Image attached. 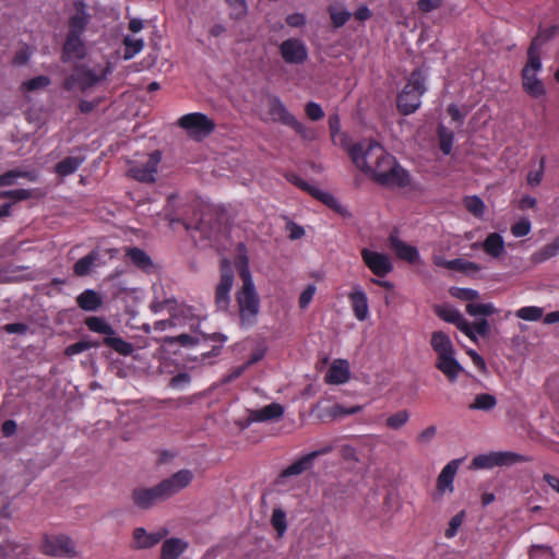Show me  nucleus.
<instances>
[{
    "label": "nucleus",
    "mask_w": 559,
    "mask_h": 559,
    "mask_svg": "<svg viewBox=\"0 0 559 559\" xmlns=\"http://www.w3.org/2000/svg\"><path fill=\"white\" fill-rule=\"evenodd\" d=\"M4 199H12L13 201H24L32 197V192L28 189H15V190H5Z\"/></svg>",
    "instance_id": "60"
},
{
    "label": "nucleus",
    "mask_w": 559,
    "mask_h": 559,
    "mask_svg": "<svg viewBox=\"0 0 559 559\" xmlns=\"http://www.w3.org/2000/svg\"><path fill=\"white\" fill-rule=\"evenodd\" d=\"M328 12L335 28L344 26L352 16L350 12L346 9H338L334 5H330Z\"/></svg>",
    "instance_id": "44"
},
{
    "label": "nucleus",
    "mask_w": 559,
    "mask_h": 559,
    "mask_svg": "<svg viewBox=\"0 0 559 559\" xmlns=\"http://www.w3.org/2000/svg\"><path fill=\"white\" fill-rule=\"evenodd\" d=\"M288 127L292 128L296 133H298L305 140L311 141L316 138L314 131L312 129L304 126L296 118H295V122L289 123Z\"/></svg>",
    "instance_id": "56"
},
{
    "label": "nucleus",
    "mask_w": 559,
    "mask_h": 559,
    "mask_svg": "<svg viewBox=\"0 0 559 559\" xmlns=\"http://www.w3.org/2000/svg\"><path fill=\"white\" fill-rule=\"evenodd\" d=\"M443 0H418L417 8L421 13H429L441 8Z\"/></svg>",
    "instance_id": "62"
},
{
    "label": "nucleus",
    "mask_w": 559,
    "mask_h": 559,
    "mask_svg": "<svg viewBox=\"0 0 559 559\" xmlns=\"http://www.w3.org/2000/svg\"><path fill=\"white\" fill-rule=\"evenodd\" d=\"M545 165H546V157L542 156L539 159L538 169L531 170L527 174L526 180L531 187H537L540 185V182L543 180L544 171H545Z\"/></svg>",
    "instance_id": "54"
},
{
    "label": "nucleus",
    "mask_w": 559,
    "mask_h": 559,
    "mask_svg": "<svg viewBox=\"0 0 559 559\" xmlns=\"http://www.w3.org/2000/svg\"><path fill=\"white\" fill-rule=\"evenodd\" d=\"M284 414V407L278 403H271L261 409H255L250 413V418L253 421H267L277 419Z\"/></svg>",
    "instance_id": "32"
},
{
    "label": "nucleus",
    "mask_w": 559,
    "mask_h": 559,
    "mask_svg": "<svg viewBox=\"0 0 559 559\" xmlns=\"http://www.w3.org/2000/svg\"><path fill=\"white\" fill-rule=\"evenodd\" d=\"M328 450H321V451H312L306 455H302L298 460H296L294 463L288 465L286 468H284L281 474L280 478H287L290 476H297L306 471L310 469L313 465V461L321 454L326 453Z\"/></svg>",
    "instance_id": "16"
},
{
    "label": "nucleus",
    "mask_w": 559,
    "mask_h": 559,
    "mask_svg": "<svg viewBox=\"0 0 559 559\" xmlns=\"http://www.w3.org/2000/svg\"><path fill=\"white\" fill-rule=\"evenodd\" d=\"M481 248L488 255L498 259L504 253V240L500 234L491 233L483 241Z\"/></svg>",
    "instance_id": "29"
},
{
    "label": "nucleus",
    "mask_w": 559,
    "mask_h": 559,
    "mask_svg": "<svg viewBox=\"0 0 559 559\" xmlns=\"http://www.w3.org/2000/svg\"><path fill=\"white\" fill-rule=\"evenodd\" d=\"M426 78L421 69L412 71L407 83L399 93L396 107L400 114L408 116L414 114L421 105V96L426 93Z\"/></svg>",
    "instance_id": "3"
},
{
    "label": "nucleus",
    "mask_w": 559,
    "mask_h": 559,
    "mask_svg": "<svg viewBox=\"0 0 559 559\" xmlns=\"http://www.w3.org/2000/svg\"><path fill=\"white\" fill-rule=\"evenodd\" d=\"M234 269L228 259L221 261V278L215 288V306L221 311H227L230 305V290L234 285Z\"/></svg>",
    "instance_id": "5"
},
{
    "label": "nucleus",
    "mask_w": 559,
    "mask_h": 559,
    "mask_svg": "<svg viewBox=\"0 0 559 559\" xmlns=\"http://www.w3.org/2000/svg\"><path fill=\"white\" fill-rule=\"evenodd\" d=\"M409 420V413L406 409L399 411L390 415L385 419V426L393 430H399L405 426Z\"/></svg>",
    "instance_id": "46"
},
{
    "label": "nucleus",
    "mask_w": 559,
    "mask_h": 559,
    "mask_svg": "<svg viewBox=\"0 0 559 559\" xmlns=\"http://www.w3.org/2000/svg\"><path fill=\"white\" fill-rule=\"evenodd\" d=\"M100 345H106L107 347L111 348L112 350L122 356L131 355L134 349L131 343L124 341L120 336H117L116 333L107 337H104L103 341L100 342Z\"/></svg>",
    "instance_id": "34"
},
{
    "label": "nucleus",
    "mask_w": 559,
    "mask_h": 559,
    "mask_svg": "<svg viewBox=\"0 0 559 559\" xmlns=\"http://www.w3.org/2000/svg\"><path fill=\"white\" fill-rule=\"evenodd\" d=\"M86 56V47L82 37L67 35L62 46L61 60L70 62L72 60H81Z\"/></svg>",
    "instance_id": "15"
},
{
    "label": "nucleus",
    "mask_w": 559,
    "mask_h": 559,
    "mask_svg": "<svg viewBox=\"0 0 559 559\" xmlns=\"http://www.w3.org/2000/svg\"><path fill=\"white\" fill-rule=\"evenodd\" d=\"M188 548V543L181 538L171 537L164 540L160 559H178Z\"/></svg>",
    "instance_id": "25"
},
{
    "label": "nucleus",
    "mask_w": 559,
    "mask_h": 559,
    "mask_svg": "<svg viewBox=\"0 0 559 559\" xmlns=\"http://www.w3.org/2000/svg\"><path fill=\"white\" fill-rule=\"evenodd\" d=\"M281 57L288 64H302L308 59V48L299 38H288L278 47Z\"/></svg>",
    "instance_id": "12"
},
{
    "label": "nucleus",
    "mask_w": 559,
    "mask_h": 559,
    "mask_svg": "<svg viewBox=\"0 0 559 559\" xmlns=\"http://www.w3.org/2000/svg\"><path fill=\"white\" fill-rule=\"evenodd\" d=\"M436 367L447 377L450 382H454L459 373L463 370L460 362L454 358V354L437 357Z\"/></svg>",
    "instance_id": "22"
},
{
    "label": "nucleus",
    "mask_w": 559,
    "mask_h": 559,
    "mask_svg": "<svg viewBox=\"0 0 559 559\" xmlns=\"http://www.w3.org/2000/svg\"><path fill=\"white\" fill-rule=\"evenodd\" d=\"M349 376L348 362L344 359H337L328 369L324 380L329 384H343L349 380Z\"/></svg>",
    "instance_id": "21"
},
{
    "label": "nucleus",
    "mask_w": 559,
    "mask_h": 559,
    "mask_svg": "<svg viewBox=\"0 0 559 559\" xmlns=\"http://www.w3.org/2000/svg\"><path fill=\"white\" fill-rule=\"evenodd\" d=\"M459 460H453L449 462L440 472L437 479V489L439 492H444L449 490L453 491V480L459 468Z\"/></svg>",
    "instance_id": "23"
},
{
    "label": "nucleus",
    "mask_w": 559,
    "mask_h": 559,
    "mask_svg": "<svg viewBox=\"0 0 559 559\" xmlns=\"http://www.w3.org/2000/svg\"><path fill=\"white\" fill-rule=\"evenodd\" d=\"M353 164L372 181L388 188H406L411 175L396 158L373 140H361L347 150Z\"/></svg>",
    "instance_id": "1"
},
{
    "label": "nucleus",
    "mask_w": 559,
    "mask_h": 559,
    "mask_svg": "<svg viewBox=\"0 0 559 559\" xmlns=\"http://www.w3.org/2000/svg\"><path fill=\"white\" fill-rule=\"evenodd\" d=\"M99 346H100V341L81 340L76 343H73V344L67 346L64 349V355L71 357V356L81 354L87 349L97 348Z\"/></svg>",
    "instance_id": "42"
},
{
    "label": "nucleus",
    "mask_w": 559,
    "mask_h": 559,
    "mask_svg": "<svg viewBox=\"0 0 559 559\" xmlns=\"http://www.w3.org/2000/svg\"><path fill=\"white\" fill-rule=\"evenodd\" d=\"M109 73L110 68L108 66L91 68L87 64H76L73 68V72L64 79L62 87L67 92L78 88L80 92L85 93L106 81Z\"/></svg>",
    "instance_id": "4"
},
{
    "label": "nucleus",
    "mask_w": 559,
    "mask_h": 559,
    "mask_svg": "<svg viewBox=\"0 0 559 559\" xmlns=\"http://www.w3.org/2000/svg\"><path fill=\"white\" fill-rule=\"evenodd\" d=\"M440 151L444 155H450L454 143V132L443 124H439L437 129Z\"/></svg>",
    "instance_id": "37"
},
{
    "label": "nucleus",
    "mask_w": 559,
    "mask_h": 559,
    "mask_svg": "<svg viewBox=\"0 0 559 559\" xmlns=\"http://www.w3.org/2000/svg\"><path fill=\"white\" fill-rule=\"evenodd\" d=\"M523 88L532 97L538 98L545 95V87L543 82L536 76V73L531 72V69L522 70Z\"/></svg>",
    "instance_id": "24"
},
{
    "label": "nucleus",
    "mask_w": 559,
    "mask_h": 559,
    "mask_svg": "<svg viewBox=\"0 0 559 559\" xmlns=\"http://www.w3.org/2000/svg\"><path fill=\"white\" fill-rule=\"evenodd\" d=\"M124 50H123V59L130 60L135 55H138L144 47L143 39L133 38L131 36H126L123 39Z\"/></svg>",
    "instance_id": "41"
},
{
    "label": "nucleus",
    "mask_w": 559,
    "mask_h": 559,
    "mask_svg": "<svg viewBox=\"0 0 559 559\" xmlns=\"http://www.w3.org/2000/svg\"><path fill=\"white\" fill-rule=\"evenodd\" d=\"M78 306L84 311H96L103 305L100 295L93 289H85L76 297Z\"/></svg>",
    "instance_id": "30"
},
{
    "label": "nucleus",
    "mask_w": 559,
    "mask_h": 559,
    "mask_svg": "<svg viewBox=\"0 0 559 559\" xmlns=\"http://www.w3.org/2000/svg\"><path fill=\"white\" fill-rule=\"evenodd\" d=\"M316 292H317V287L313 284H309L304 289V292L300 294L299 300H298L300 309H306L310 305Z\"/></svg>",
    "instance_id": "58"
},
{
    "label": "nucleus",
    "mask_w": 559,
    "mask_h": 559,
    "mask_svg": "<svg viewBox=\"0 0 559 559\" xmlns=\"http://www.w3.org/2000/svg\"><path fill=\"white\" fill-rule=\"evenodd\" d=\"M269 112L275 121H280L287 127L289 123L295 122L296 117L289 112L283 102L276 96L270 98Z\"/></svg>",
    "instance_id": "26"
},
{
    "label": "nucleus",
    "mask_w": 559,
    "mask_h": 559,
    "mask_svg": "<svg viewBox=\"0 0 559 559\" xmlns=\"http://www.w3.org/2000/svg\"><path fill=\"white\" fill-rule=\"evenodd\" d=\"M287 180L293 183L294 186L298 187L299 189L306 191L307 193H309L311 195V191L313 189H317V187L308 183L306 180H304L301 177H299L298 175L296 174H288L286 176Z\"/></svg>",
    "instance_id": "59"
},
{
    "label": "nucleus",
    "mask_w": 559,
    "mask_h": 559,
    "mask_svg": "<svg viewBox=\"0 0 559 559\" xmlns=\"http://www.w3.org/2000/svg\"><path fill=\"white\" fill-rule=\"evenodd\" d=\"M436 313L441 320L452 324H455L463 317V314L453 307H438Z\"/></svg>",
    "instance_id": "49"
},
{
    "label": "nucleus",
    "mask_w": 559,
    "mask_h": 559,
    "mask_svg": "<svg viewBox=\"0 0 559 559\" xmlns=\"http://www.w3.org/2000/svg\"><path fill=\"white\" fill-rule=\"evenodd\" d=\"M178 126L185 129L193 138H204L215 130V122L205 114L191 112L183 115L178 120Z\"/></svg>",
    "instance_id": "6"
},
{
    "label": "nucleus",
    "mask_w": 559,
    "mask_h": 559,
    "mask_svg": "<svg viewBox=\"0 0 559 559\" xmlns=\"http://www.w3.org/2000/svg\"><path fill=\"white\" fill-rule=\"evenodd\" d=\"M525 461V456L514 452H490L487 454L476 455L472 461V467L476 469H484L496 466H510Z\"/></svg>",
    "instance_id": "7"
},
{
    "label": "nucleus",
    "mask_w": 559,
    "mask_h": 559,
    "mask_svg": "<svg viewBox=\"0 0 559 559\" xmlns=\"http://www.w3.org/2000/svg\"><path fill=\"white\" fill-rule=\"evenodd\" d=\"M170 318L165 321L157 322V325H160L162 329L168 326H185L188 325L191 331H195V329L200 324V318L195 312L194 307L188 305H176L170 309Z\"/></svg>",
    "instance_id": "8"
},
{
    "label": "nucleus",
    "mask_w": 559,
    "mask_h": 559,
    "mask_svg": "<svg viewBox=\"0 0 559 559\" xmlns=\"http://www.w3.org/2000/svg\"><path fill=\"white\" fill-rule=\"evenodd\" d=\"M348 299L355 318L358 321H365L369 316V306L366 293L359 286H356L349 293Z\"/></svg>",
    "instance_id": "19"
},
{
    "label": "nucleus",
    "mask_w": 559,
    "mask_h": 559,
    "mask_svg": "<svg viewBox=\"0 0 559 559\" xmlns=\"http://www.w3.org/2000/svg\"><path fill=\"white\" fill-rule=\"evenodd\" d=\"M51 83L50 79L46 75H38L22 83V88L27 92H33L47 87Z\"/></svg>",
    "instance_id": "50"
},
{
    "label": "nucleus",
    "mask_w": 559,
    "mask_h": 559,
    "mask_svg": "<svg viewBox=\"0 0 559 559\" xmlns=\"http://www.w3.org/2000/svg\"><path fill=\"white\" fill-rule=\"evenodd\" d=\"M543 308L536 306H525L516 311V317L525 321H537L543 318Z\"/></svg>",
    "instance_id": "48"
},
{
    "label": "nucleus",
    "mask_w": 559,
    "mask_h": 559,
    "mask_svg": "<svg viewBox=\"0 0 559 559\" xmlns=\"http://www.w3.org/2000/svg\"><path fill=\"white\" fill-rule=\"evenodd\" d=\"M311 197H313L316 200L322 202L324 205L333 210L334 212L346 216L348 213L346 209L337 201L334 195H332L329 192L322 191L319 188L313 189L311 191Z\"/></svg>",
    "instance_id": "35"
},
{
    "label": "nucleus",
    "mask_w": 559,
    "mask_h": 559,
    "mask_svg": "<svg viewBox=\"0 0 559 559\" xmlns=\"http://www.w3.org/2000/svg\"><path fill=\"white\" fill-rule=\"evenodd\" d=\"M462 333H464L471 341L476 342L477 337L474 333L473 324L469 323L464 317L454 324Z\"/></svg>",
    "instance_id": "61"
},
{
    "label": "nucleus",
    "mask_w": 559,
    "mask_h": 559,
    "mask_svg": "<svg viewBox=\"0 0 559 559\" xmlns=\"http://www.w3.org/2000/svg\"><path fill=\"white\" fill-rule=\"evenodd\" d=\"M361 259L377 277H384L393 271V264L384 253L365 248L361 250Z\"/></svg>",
    "instance_id": "13"
},
{
    "label": "nucleus",
    "mask_w": 559,
    "mask_h": 559,
    "mask_svg": "<svg viewBox=\"0 0 559 559\" xmlns=\"http://www.w3.org/2000/svg\"><path fill=\"white\" fill-rule=\"evenodd\" d=\"M17 178H26L31 181H34L36 179V176L31 171L11 169L0 175V187L13 186L16 182Z\"/></svg>",
    "instance_id": "39"
},
{
    "label": "nucleus",
    "mask_w": 559,
    "mask_h": 559,
    "mask_svg": "<svg viewBox=\"0 0 559 559\" xmlns=\"http://www.w3.org/2000/svg\"><path fill=\"white\" fill-rule=\"evenodd\" d=\"M430 345L437 357L454 354L453 344L450 337L442 331H436L431 334Z\"/></svg>",
    "instance_id": "31"
},
{
    "label": "nucleus",
    "mask_w": 559,
    "mask_h": 559,
    "mask_svg": "<svg viewBox=\"0 0 559 559\" xmlns=\"http://www.w3.org/2000/svg\"><path fill=\"white\" fill-rule=\"evenodd\" d=\"M306 116L312 121H319L324 117L322 107L316 102H309L305 106Z\"/></svg>",
    "instance_id": "55"
},
{
    "label": "nucleus",
    "mask_w": 559,
    "mask_h": 559,
    "mask_svg": "<svg viewBox=\"0 0 559 559\" xmlns=\"http://www.w3.org/2000/svg\"><path fill=\"white\" fill-rule=\"evenodd\" d=\"M191 378L189 373L179 372L171 378L169 385L174 389H181L183 385L188 384Z\"/></svg>",
    "instance_id": "64"
},
{
    "label": "nucleus",
    "mask_w": 559,
    "mask_h": 559,
    "mask_svg": "<svg viewBox=\"0 0 559 559\" xmlns=\"http://www.w3.org/2000/svg\"><path fill=\"white\" fill-rule=\"evenodd\" d=\"M271 524L277 533L278 537H282L287 530L286 513L284 510L276 508L272 512Z\"/></svg>",
    "instance_id": "45"
},
{
    "label": "nucleus",
    "mask_w": 559,
    "mask_h": 559,
    "mask_svg": "<svg viewBox=\"0 0 559 559\" xmlns=\"http://www.w3.org/2000/svg\"><path fill=\"white\" fill-rule=\"evenodd\" d=\"M126 255L133 265L144 272H150L153 267V262L150 255L138 247L127 249Z\"/></svg>",
    "instance_id": "33"
},
{
    "label": "nucleus",
    "mask_w": 559,
    "mask_h": 559,
    "mask_svg": "<svg viewBox=\"0 0 559 559\" xmlns=\"http://www.w3.org/2000/svg\"><path fill=\"white\" fill-rule=\"evenodd\" d=\"M465 209L475 217L481 218L485 213V203L477 195H469L464 199Z\"/></svg>",
    "instance_id": "43"
},
{
    "label": "nucleus",
    "mask_w": 559,
    "mask_h": 559,
    "mask_svg": "<svg viewBox=\"0 0 559 559\" xmlns=\"http://www.w3.org/2000/svg\"><path fill=\"white\" fill-rule=\"evenodd\" d=\"M497 406V399L489 393L476 394L474 401L468 405L471 411L490 412Z\"/></svg>",
    "instance_id": "38"
},
{
    "label": "nucleus",
    "mask_w": 559,
    "mask_h": 559,
    "mask_svg": "<svg viewBox=\"0 0 559 559\" xmlns=\"http://www.w3.org/2000/svg\"><path fill=\"white\" fill-rule=\"evenodd\" d=\"M84 324L91 332L102 334L104 337L115 334V329L100 317H87Z\"/></svg>",
    "instance_id": "36"
},
{
    "label": "nucleus",
    "mask_w": 559,
    "mask_h": 559,
    "mask_svg": "<svg viewBox=\"0 0 559 559\" xmlns=\"http://www.w3.org/2000/svg\"><path fill=\"white\" fill-rule=\"evenodd\" d=\"M444 265L448 270L459 272H474L479 270V266L476 263L460 258L450 260L449 262H445Z\"/></svg>",
    "instance_id": "47"
},
{
    "label": "nucleus",
    "mask_w": 559,
    "mask_h": 559,
    "mask_svg": "<svg viewBox=\"0 0 559 559\" xmlns=\"http://www.w3.org/2000/svg\"><path fill=\"white\" fill-rule=\"evenodd\" d=\"M465 519V511L462 510L457 512L454 516L451 518L449 522V526L444 532V536L449 539L453 538L456 534L461 525L463 524Z\"/></svg>",
    "instance_id": "53"
},
{
    "label": "nucleus",
    "mask_w": 559,
    "mask_h": 559,
    "mask_svg": "<svg viewBox=\"0 0 559 559\" xmlns=\"http://www.w3.org/2000/svg\"><path fill=\"white\" fill-rule=\"evenodd\" d=\"M193 480V473L189 469H180L168 478L162 480L158 485L165 500L187 488Z\"/></svg>",
    "instance_id": "11"
},
{
    "label": "nucleus",
    "mask_w": 559,
    "mask_h": 559,
    "mask_svg": "<svg viewBox=\"0 0 559 559\" xmlns=\"http://www.w3.org/2000/svg\"><path fill=\"white\" fill-rule=\"evenodd\" d=\"M134 504L143 510H147L158 502L165 501L158 485L150 488H135L132 492Z\"/></svg>",
    "instance_id": "14"
},
{
    "label": "nucleus",
    "mask_w": 559,
    "mask_h": 559,
    "mask_svg": "<svg viewBox=\"0 0 559 559\" xmlns=\"http://www.w3.org/2000/svg\"><path fill=\"white\" fill-rule=\"evenodd\" d=\"M100 258V252L98 249L92 250L85 257L79 259L73 265V273L76 276L83 277L91 273L92 269L96 265L97 261Z\"/></svg>",
    "instance_id": "28"
},
{
    "label": "nucleus",
    "mask_w": 559,
    "mask_h": 559,
    "mask_svg": "<svg viewBox=\"0 0 559 559\" xmlns=\"http://www.w3.org/2000/svg\"><path fill=\"white\" fill-rule=\"evenodd\" d=\"M389 240L391 249L395 252L399 259L412 264L419 259L417 248L401 240L396 234H391Z\"/></svg>",
    "instance_id": "20"
},
{
    "label": "nucleus",
    "mask_w": 559,
    "mask_h": 559,
    "mask_svg": "<svg viewBox=\"0 0 559 559\" xmlns=\"http://www.w3.org/2000/svg\"><path fill=\"white\" fill-rule=\"evenodd\" d=\"M229 9V17L234 21L242 20L248 13L247 0H225Z\"/></svg>",
    "instance_id": "40"
},
{
    "label": "nucleus",
    "mask_w": 559,
    "mask_h": 559,
    "mask_svg": "<svg viewBox=\"0 0 559 559\" xmlns=\"http://www.w3.org/2000/svg\"><path fill=\"white\" fill-rule=\"evenodd\" d=\"M469 316H491L496 312L492 304H467L465 308Z\"/></svg>",
    "instance_id": "51"
},
{
    "label": "nucleus",
    "mask_w": 559,
    "mask_h": 559,
    "mask_svg": "<svg viewBox=\"0 0 559 559\" xmlns=\"http://www.w3.org/2000/svg\"><path fill=\"white\" fill-rule=\"evenodd\" d=\"M167 534V530L147 533L145 528L136 527L133 531V547L136 549L152 548L157 545Z\"/></svg>",
    "instance_id": "17"
},
{
    "label": "nucleus",
    "mask_w": 559,
    "mask_h": 559,
    "mask_svg": "<svg viewBox=\"0 0 559 559\" xmlns=\"http://www.w3.org/2000/svg\"><path fill=\"white\" fill-rule=\"evenodd\" d=\"M84 160L85 157L82 155L67 156L55 165V173L61 178L68 177L76 173Z\"/></svg>",
    "instance_id": "27"
},
{
    "label": "nucleus",
    "mask_w": 559,
    "mask_h": 559,
    "mask_svg": "<svg viewBox=\"0 0 559 559\" xmlns=\"http://www.w3.org/2000/svg\"><path fill=\"white\" fill-rule=\"evenodd\" d=\"M91 21V15L86 12L84 3L75 4V13L69 20V31L67 35L82 37Z\"/></svg>",
    "instance_id": "18"
},
{
    "label": "nucleus",
    "mask_w": 559,
    "mask_h": 559,
    "mask_svg": "<svg viewBox=\"0 0 559 559\" xmlns=\"http://www.w3.org/2000/svg\"><path fill=\"white\" fill-rule=\"evenodd\" d=\"M452 295L461 300L472 301L478 298V292L472 288H456Z\"/></svg>",
    "instance_id": "63"
},
{
    "label": "nucleus",
    "mask_w": 559,
    "mask_h": 559,
    "mask_svg": "<svg viewBox=\"0 0 559 559\" xmlns=\"http://www.w3.org/2000/svg\"><path fill=\"white\" fill-rule=\"evenodd\" d=\"M160 159V152L154 151L147 155V159L145 162H136L133 165H131L128 170V174L131 178L140 182H154Z\"/></svg>",
    "instance_id": "9"
},
{
    "label": "nucleus",
    "mask_w": 559,
    "mask_h": 559,
    "mask_svg": "<svg viewBox=\"0 0 559 559\" xmlns=\"http://www.w3.org/2000/svg\"><path fill=\"white\" fill-rule=\"evenodd\" d=\"M531 231V222L522 218L511 226V233L514 237H524Z\"/></svg>",
    "instance_id": "57"
},
{
    "label": "nucleus",
    "mask_w": 559,
    "mask_h": 559,
    "mask_svg": "<svg viewBox=\"0 0 559 559\" xmlns=\"http://www.w3.org/2000/svg\"><path fill=\"white\" fill-rule=\"evenodd\" d=\"M41 551L53 557H74L76 555L73 540L66 535L45 536Z\"/></svg>",
    "instance_id": "10"
},
{
    "label": "nucleus",
    "mask_w": 559,
    "mask_h": 559,
    "mask_svg": "<svg viewBox=\"0 0 559 559\" xmlns=\"http://www.w3.org/2000/svg\"><path fill=\"white\" fill-rule=\"evenodd\" d=\"M238 269L242 281L241 288L236 293L239 318L242 325L251 326L257 322L260 310V298L255 290L247 259H243Z\"/></svg>",
    "instance_id": "2"
},
{
    "label": "nucleus",
    "mask_w": 559,
    "mask_h": 559,
    "mask_svg": "<svg viewBox=\"0 0 559 559\" xmlns=\"http://www.w3.org/2000/svg\"><path fill=\"white\" fill-rule=\"evenodd\" d=\"M360 411H361V406H359V405L345 407L342 404H334L331 406L330 416H331V419H335V418L345 417L348 415H355V414L359 413Z\"/></svg>",
    "instance_id": "52"
}]
</instances>
